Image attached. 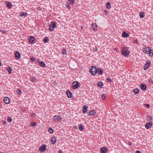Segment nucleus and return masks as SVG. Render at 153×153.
Segmentation results:
<instances>
[{"instance_id": "obj_1", "label": "nucleus", "mask_w": 153, "mask_h": 153, "mask_svg": "<svg viewBox=\"0 0 153 153\" xmlns=\"http://www.w3.org/2000/svg\"><path fill=\"white\" fill-rule=\"evenodd\" d=\"M56 25L55 22H52L51 24L49 26V30L51 31L54 30L55 28L56 27Z\"/></svg>"}, {"instance_id": "obj_2", "label": "nucleus", "mask_w": 153, "mask_h": 153, "mask_svg": "<svg viewBox=\"0 0 153 153\" xmlns=\"http://www.w3.org/2000/svg\"><path fill=\"white\" fill-rule=\"evenodd\" d=\"M122 53L123 55L126 56L128 55L130 52L128 51L127 48L125 47L123 48Z\"/></svg>"}, {"instance_id": "obj_3", "label": "nucleus", "mask_w": 153, "mask_h": 153, "mask_svg": "<svg viewBox=\"0 0 153 153\" xmlns=\"http://www.w3.org/2000/svg\"><path fill=\"white\" fill-rule=\"evenodd\" d=\"M91 74L93 75H94L97 72V69L94 66H91L90 68Z\"/></svg>"}, {"instance_id": "obj_4", "label": "nucleus", "mask_w": 153, "mask_h": 153, "mask_svg": "<svg viewBox=\"0 0 153 153\" xmlns=\"http://www.w3.org/2000/svg\"><path fill=\"white\" fill-rule=\"evenodd\" d=\"M80 86L79 83L78 81H74L73 83L72 86L73 89H76L79 87Z\"/></svg>"}, {"instance_id": "obj_5", "label": "nucleus", "mask_w": 153, "mask_h": 153, "mask_svg": "<svg viewBox=\"0 0 153 153\" xmlns=\"http://www.w3.org/2000/svg\"><path fill=\"white\" fill-rule=\"evenodd\" d=\"M28 40L30 43L33 44L34 43V42L35 41L36 39L34 37L31 36L28 38Z\"/></svg>"}, {"instance_id": "obj_6", "label": "nucleus", "mask_w": 153, "mask_h": 153, "mask_svg": "<svg viewBox=\"0 0 153 153\" xmlns=\"http://www.w3.org/2000/svg\"><path fill=\"white\" fill-rule=\"evenodd\" d=\"M55 122H59L61 120L62 118L59 116L55 115L53 118Z\"/></svg>"}, {"instance_id": "obj_7", "label": "nucleus", "mask_w": 153, "mask_h": 153, "mask_svg": "<svg viewBox=\"0 0 153 153\" xmlns=\"http://www.w3.org/2000/svg\"><path fill=\"white\" fill-rule=\"evenodd\" d=\"M150 64L151 62L150 61H147L146 64L144 66V70H145L148 69Z\"/></svg>"}, {"instance_id": "obj_8", "label": "nucleus", "mask_w": 153, "mask_h": 153, "mask_svg": "<svg viewBox=\"0 0 153 153\" xmlns=\"http://www.w3.org/2000/svg\"><path fill=\"white\" fill-rule=\"evenodd\" d=\"M39 149L41 152L45 151L46 150V146L44 145H42L40 146Z\"/></svg>"}, {"instance_id": "obj_9", "label": "nucleus", "mask_w": 153, "mask_h": 153, "mask_svg": "<svg viewBox=\"0 0 153 153\" xmlns=\"http://www.w3.org/2000/svg\"><path fill=\"white\" fill-rule=\"evenodd\" d=\"M140 87L141 89L143 91H145L147 87L146 85L144 83H142L140 85Z\"/></svg>"}, {"instance_id": "obj_10", "label": "nucleus", "mask_w": 153, "mask_h": 153, "mask_svg": "<svg viewBox=\"0 0 153 153\" xmlns=\"http://www.w3.org/2000/svg\"><path fill=\"white\" fill-rule=\"evenodd\" d=\"M152 125L151 122L147 123L145 125V127L146 129H149L152 126Z\"/></svg>"}, {"instance_id": "obj_11", "label": "nucleus", "mask_w": 153, "mask_h": 153, "mask_svg": "<svg viewBox=\"0 0 153 153\" xmlns=\"http://www.w3.org/2000/svg\"><path fill=\"white\" fill-rule=\"evenodd\" d=\"M91 28L94 30H96L97 29V25L96 23H92L91 25Z\"/></svg>"}, {"instance_id": "obj_12", "label": "nucleus", "mask_w": 153, "mask_h": 153, "mask_svg": "<svg viewBox=\"0 0 153 153\" xmlns=\"http://www.w3.org/2000/svg\"><path fill=\"white\" fill-rule=\"evenodd\" d=\"M103 70L102 69L99 68L97 70L96 73L99 75H102L103 74Z\"/></svg>"}, {"instance_id": "obj_13", "label": "nucleus", "mask_w": 153, "mask_h": 153, "mask_svg": "<svg viewBox=\"0 0 153 153\" xmlns=\"http://www.w3.org/2000/svg\"><path fill=\"white\" fill-rule=\"evenodd\" d=\"M20 16L21 17H26L27 15V13L24 12H20Z\"/></svg>"}, {"instance_id": "obj_14", "label": "nucleus", "mask_w": 153, "mask_h": 153, "mask_svg": "<svg viewBox=\"0 0 153 153\" xmlns=\"http://www.w3.org/2000/svg\"><path fill=\"white\" fill-rule=\"evenodd\" d=\"M6 6L9 8H10L12 6L11 3L9 1H6Z\"/></svg>"}, {"instance_id": "obj_15", "label": "nucleus", "mask_w": 153, "mask_h": 153, "mask_svg": "<svg viewBox=\"0 0 153 153\" xmlns=\"http://www.w3.org/2000/svg\"><path fill=\"white\" fill-rule=\"evenodd\" d=\"M145 52L146 53H148L150 52H151V51H152V50L149 47H147L145 48Z\"/></svg>"}, {"instance_id": "obj_16", "label": "nucleus", "mask_w": 153, "mask_h": 153, "mask_svg": "<svg viewBox=\"0 0 153 153\" xmlns=\"http://www.w3.org/2000/svg\"><path fill=\"white\" fill-rule=\"evenodd\" d=\"M67 96L68 98H71L72 97V94L68 90L66 91Z\"/></svg>"}, {"instance_id": "obj_17", "label": "nucleus", "mask_w": 153, "mask_h": 153, "mask_svg": "<svg viewBox=\"0 0 153 153\" xmlns=\"http://www.w3.org/2000/svg\"><path fill=\"white\" fill-rule=\"evenodd\" d=\"M88 109V107L86 105H84L83 107V110H82V112L84 114H85L87 111Z\"/></svg>"}, {"instance_id": "obj_18", "label": "nucleus", "mask_w": 153, "mask_h": 153, "mask_svg": "<svg viewBox=\"0 0 153 153\" xmlns=\"http://www.w3.org/2000/svg\"><path fill=\"white\" fill-rule=\"evenodd\" d=\"M4 101L5 103L8 104L10 100L8 97H5L4 98Z\"/></svg>"}, {"instance_id": "obj_19", "label": "nucleus", "mask_w": 153, "mask_h": 153, "mask_svg": "<svg viewBox=\"0 0 153 153\" xmlns=\"http://www.w3.org/2000/svg\"><path fill=\"white\" fill-rule=\"evenodd\" d=\"M107 150V149L105 147L101 148V152L102 153H105Z\"/></svg>"}, {"instance_id": "obj_20", "label": "nucleus", "mask_w": 153, "mask_h": 153, "mask_svg": "<svg viewBox=\"0 0 153 153\" xmlns=\"http://www.w3.org/2000/svg\"><path fill=\"white\" fill-rule=\"evenodd\" d=\"M96 113V112H95L94 110H91V111L89 112L88 115L90 116H93Z\"/></svg>"}, {"instance_id": "obj_21", "label": "nucleus", "mask_w": 153, "mask_h": 153, "mask_svg": "<svg viewBox=\"0 0 153 153\" xmlns=\"http://www.w3.org/2000/svg\"><path fill=\"white\" fill-rule=\"evenodd\" d=\"M51 142L52 144H54L56 141V139L55 137H52L51 140Z\"/></svg>"}, {"instance_id": "obj_22", "label": "nucleus", "mask_w": 153, "mask_h": 153, "mask_svg": "<svg viewBox=\"0 0 153 153\" xmlns=\"http://www.w3.org/2000/svg\"><path fill=\"white\" fill-rule=\"evenodd\" d=\"M49 39L47 37H45L44 39L43 40V41L45 43H47Z\"/></svg>"}, {"instance_id": "obj_23", "label": "nucleus", "mask_w": 153, "mask_h": 153, "mask_svg": "<svg viewBox=\"0 0 153 153\" xmlns=\"http://www.w3.org/2000/svg\"><path fill=\"white\" fill-rule=\"evenodd\" d=\"M39 65L42 67H44L45 66V64L43 61L40 62Z\"/></svg>"}, {"instance_id": "obj_24", "label": "nucleus", "mask_w": 153, "mask_h": 153, "mask_svg": "<svg viewBox=\"0 0 153 153\" xmlns=\"http://www.w3.org/2000/svg\"><path fill=\"white\" fill-rule=\"evenodd\" d=\"M122 36L124 37H127L128 36V34L126 32L124 31L123 33Z\"/></svg>"}, {"instance_id": "obj_25", "label": "nucleus", "mask_w": 153, "mask_h": 153, "mask_svg": "<svg viewBox=\"0 0 153 153\" xmlns=\"http://www.w3.org/2000/svg\"><path fill=\"white\" fill-rule=\"evenodd\" d=\"M6 70L10 74H11L12 72V69L10 67H7L6 68Z\"/></svg>"}, {"instance_id": "obj_26", "label": "nucleus", "mask_w": 153, "mask_h": 153, "mask_svg": "<svg viewBox=\"0 0 153 153\" xmlns=\"http://www.w3.org/2000/svg\"><path fill=\"white\" fill-rule=\"evenodd\" d=\"M15 56L16 58H18V59L19 58V52L18 51H16L15 53Z\"/></svg>"}, {"instance_id": "obj_27", "label": "nucleus", "mask_w": 153, "mask_h": 153, "mask_svg": "<svg viewBox=\"0 0 153 153\" xmlns=\"http://www.w3.org/2000/svg\"><path fill=\"white\" fill-rule=\"evenodd\" d=\"M133 91L134 94H137L139 92V90L138 89L136 88L133 90Z\"/></svg>"}, {"instance_id": "obj_28", "label": "nucleus", "mask_w": 153, "mask_h": 153, "mask_svg": "<svg viewBox=\"0 0 153 153\" xmlns=\"http://www.w3.org/2000/svg\"><path fill=\"white\" fill-rule=\"evenodd\" d=\"M103 85V84L102 82H99L98 83L97 86H100L101 88L102 87V86Z\"/></svg>"}, {"instance_id": "obj_29", "label": "nucleus", "mask_w": 153, "mask_h": 153, "mask_svg": "<svg viewBox=\"0 0 153 153\" xmlns=\"http://www.w3.org/2000/svg\"><path fill=\"white\" fill-rule=\"evenodd\" d=\"M106 7L109 9H110L111 8V5L109 2H107L106 4Z\"/></svg>"}, {"instance_id": "obj_30", "label": "nucleus", "mask_w": 153, "mask_h": 153, "mask_svg": "<svg viewBox=\"0 0 153 153\" xmlns=\"http://www.w3.org/2000/svg\"><path fill=\"white\" fill-rule=\"evenodd\" d=\"M145 16L144 13L143 12H141L140 14V17L143 18Z\"/></svg>"}, {"instance_id": "obj_31", "label": "nucleus", "mask_w": 153, "mask_h": 153, "mask_svg": "<svg viewBox=\"0 0 153 153\" xmlns=\"http://www.w3.org/2000/svg\"><path fill=\"white\" fill-rule=\"evenodd\" d=\"M79 129L80 131H82L83 129V126L82 124H80L79 127Z\"/></svg>"}, {"instance_id": "obj_32", "label": "nucleus", "mask_w": 153, "mask_h": 153, "mask_svg": "<svg viewBox=\"0 0 153 153\" xmlns=\"http://www.w3.org/2000/svg\"><path fill=\"white\" fill-rule=\"evenodd\" d=\"M48 131H49V132L51 134L53 133V129L51 128H49Z\"/></svg>"}, {"instance_id": "obj_33", "label": "nucleus", "mask_w": 153, "mask_h": 153, "mask_svg": "<svg viewBox=\"0 0 153 153\" xmlns=\"http://www.w3.org/2000/svg\"><path fill=\"white\" fill-rule=\"evenodd\" d=\"M36 124L35 122L32 123H30V126H36Z\"/></svg>"}, {"instance_id": "obj_34", "label": "nucleus", "mask_w": 153, "mask_h": 153, "mask_svg": "<svg viewBox=\"0 0 153 153\" xmlns=\"http://www.w3.org/2000/svg\"><path fill=\"white\" fill-rule=\"evenodd\" d=\"M36 79L33 77H32L31 78L30 80L32 82H33L34 81H35Z\"/></svg>"}, {"instance_id": "obj_35", "label": "nucleus", "mask_w": 153, "mask_h": 153, "mask_svg": "<svg viewBox=\"0 0 153 153\" xmlns=\"http://www.w3.org/2000/svg\"><path fill=\"white\" fill-rule=\"evenodd\" d=\"M149 55V56H151V57H152V56H153V50H152V51H151V52H150L149 53H148Z\"/></svg>"}, {"instance_id": "obj_36", "label": "nucleus", "mask_w": 153, "mask_h": 153, "mask_svg": "<svg viewBox=\"0 0 153 153\" xmlns=\"http://www.w3.org/2000/svg\"><path fill=\"white\" fill-rule=\"evenodd\" d=\"M67 53L65 49H64L62 51V54H65Z\"/></svg>"}, {"instance_id": "obj_37", "label": "nucleus", "mask_w": 153, "mask_h": 153, "mask_svg": "<svg viewBox=\"0 0 153 153\" xmlns=\"http://www.w3.org/2000/svg\"><path fill=\"white\" fill-rule=\"evenodd\" d=\"M30 59L32 62H33L36 60V59L34 57L30 58Z\"/></svg>"}, {"instance_id": "obj_38", "label": "nucleus", "mask_w": 153, "mask_h": 153, "mask_svg": "<svg viewBox=\"0 0 153 153\" xmlns=\"http://www.w3.org/2000/svg\"><path fill=\"white\" fill-rule=\"evenodd\" d=\"M7 120L9 122H10L12 120V118L10 117H8L7 118Z\"/></svg>"}, {"instance_id": "obj_39", "label": "nucleus", "mask_w": 153, "mask_h": 153, "mask_svg": "<svg viewBox=\"0 0 153 153\" xmlns=\"http://www.w3.org/2000/svg\"><path fill=\"white\" fill-rule=\"evenodd\" d=\"M106 97L105 95V94H103L102 95V99H105Z\"/></svg>"}, {"instance_id": "obj_40", "label": "nucleus", "mask_w": 153, "mask_h": 153, "mask_svg": "<svg viewBox=\"0 0 153 153\" xmlns=\"http://www.w3.org/2000/svg\"><path fill=\"white\" fill-rule=\"evenodd\" d=\"M74 2V0H69V3L70 4H72Z\"/></svg>"}, {"instance_id": "obj_41", "label": "nucleus", "mask_w": 153, "mask_h": 153, "mask_svg": "<svg viewBox=\"0 0 153 153\" xmlns=\"http://www.w3.org/2000/svg\"><path fill=\"white\" fill-rule=\"evenodd\" d=\"M65 6H66V7L68 8V9H70V5L68 4H67Z\"/></svg>"}, {"instance_id": "obj_42", "label": "nucleus", "mask_w": 153, "mask_h": 153, "mask_svg": "<svg viewBox=\"0 0 153 153\" xmlns=\"http://www.w3.org/2000/svg\"><path fill=\"white\" fill-rule=\"evenodd\" d=\"M109 82H112V80L109 78H108L106 79Z\"/></svg>"}, {"instance_id": "obj_43", "label": "nucleus", "mask_w": 153, "mask_h": 153, "mask_svg": "<svg viewBox=\"0 0 153 153\" xmlns=\"http://www.w3.org/2000/svg\"><path fill=\"white\" fill-rule=\"evenodd\" d=\"M30 115L32 117H35L36 114L34 113H32L30 114Z\"/></svg>"}, {"instance_id": "obj_44", "label": "nucleus", "mask_w": 153, "mask_h": 153, "mask_svg": "<svg viewBox=\"0 0 153 153\" xmlns=\"http://www.w3.org/2000/svg\"><path fill=\"white\" fill-rule=\"evenodd\" d=\"M21 111L23 112H24L25 111V110L24 108H23L22 107L21 108Z\"/></svg>"}, {"instance_id": "obj_45", "label": "nucleus", "mask_w": 153, "mask_h": 153, "mask_svg": "<svg viewBox=\"0 0 153 153\" xmlns=\"http://www.w3.org/2000/svg\"><path fill=\"white\" fill-rule=\"evenodd\" d=\"M134 42L136 44H137L138 41H137V40H135L134 41Z\"/></svg>"}, {"instance_id": "obj_46", "label": "nucleus", "mask_w": 153, "mask_h": 153, "mask_svg": "<svg viewBox=\"0 0 153 153\" xmlns=\"http://www.w3.org/2000/svg\"><path fill=\"white\" fill-rule=\"evenodd\" d=\"M146 106L148 108L150 106V105L149 104H146Z\"/></svg>"}, {"instance_id": "obj_47", "label": "nucleus", "mask_w": 153, "mask_h": 153, "mask_svg": "<svg viewBox=\"0 0 153 153\" xmlns=\"http://www.w3.org/2000/svg\"><path fill=\"white\" fill-rule=\"evenodd\" d=\"M58 153H62V151L61 150H59L58 151Z\"/></svg>"}, {"instance_id": "obj_48", "label": "nucleus", "mask_w": 153, "mask_h": 153, "mask_svg": "<svg viewBox=\"0 0 153 153\" xmlns=\"http://www.w3.org/2000/svg\"><path fill=\"white\" fill-rule=\"evenodd\" d=\"M149 120H152V118L151 117H149Z\"/></svg>"}, {"instance_id": "obj_49", "label": "nucleus", "mask_w": 153, "mask_h": 153, "mask_svg": "<svg viewBox=\"0 0 153 153\" xmlns=\"http://www.w3.org/2000/svg\"><path fill=\"white\" fill-rule=\"evenodd\" d=\"M36 62H38L39 63H39L40 62V60L39 59H37V61H36Z\"/></svg>"}, {"instance_id": "obj_50", "label": "nucleus", "mask_w": 153, "mask_h": 153, "mask_svg": "<svg viewBox=\"0 0 153 153\" xmlns=\"http://www.w3.org/2000/svg\"><path fill=\"white\" fill-rule=\"evenodd\" d=\"M128 144L129 145H132V143L131 142H128Z\"/></svg>"}, {"instance_id": "obj_51", "label": "nucleus", "mask_w": 153, "mask_h": 153, "mask_svg": "<svg viewBox=\"0 0 153 153\" xmlns=\"http://www.w3.org/2000/svg\"><path fill=\"white\" fill-rule=\"evenodd\" d=\"M18 94H19V89H18L16 92Z\"/></svg>"}, {"instance_id": "obj_52", "label": "nucleus", "mask_w": 153, "mask_h": 153, "mask_svg": "<svg viewBox=\"0 0 153 153\" xmlns=\"http://www.w3.org/2000/svg\"><path fill=\"white\" fill-rule=\"evenodd\" d=\"M135 153H141V152L140 151H137Z\"/></svg>"}, {"instance_id": "obj_53", "label": "nucleus", "mask_w": 153, "mask_h": 153, "mask_svg": "<svg viewBox=\"0 0 153 153\" xmlns=\"http://www.w3.org/2000/svg\"><path fill=\"white\" fill-rule=\"evenodd\" d=\"M1 32H2V33H6V32L4 30H2Z\"/></svg>"}, {"instance_id": "obj_54", "label": "nucleus", "mask_w": 153, "mask_h": 153, "mask_svg": "<svg viewBox=\"0 0 153 153\" xmlns=\"http://www.w3.org/2000/svg\"><path fill=\"white\" fill-rule=\"evenodd\" d=\"M95 49V51H97V48H95V49Z\"/></svg>"}, {"instance_id": "obj_55", "label": "nucleus", "mask_w": 153, "mask_h": 153, "mask_svg": "<svg viewBox=\"0 0 153 153\" xmlns=\"http://www.w3.org/2000/svg\"><path fill=\"white\" fill-rule=\"evenodd\" d=\"M3 123H4V124H7V123L5 121L3 122Z\"/></svg>"}, {"instance_id": "obj_56", "label": "nucleus", "mask_w": 153, "mask_h": 153, "mask_svg": "<svg viewBox=\"0 0 153 153\" xmlns=\"http://www.w3.org/2000/svg\"><path fill=\"white\" fill-rule=\"evenodd\" d=\"M22 93V91H21L20 90V95Z\"/></svg>"}, {"instance_id": "obj_57", "label": "nucleus", "mask_w": 153, "mask_h": 153, "mask_svg": "<svg viewBox=\"0 0 153 153\" xmlns=\"http://www.w3.org/2000/svg\"><path fill=\"white\" fill-rule=\"evenodd\" d=\"M1 65V62L0 61V66Z\"/></svg>"}, {"instance_id": "obj_58", "label": "nucleus", "mask_w": 153, "mask_h": 153, "mask_svg": "<svg viewBox=\"0 0 153 153\" xmlns=\"http://www.w3.org/2000/svg\"><path fill=\"white\" fill-rule=\"evenodd\" d=\"M0 32H1L2 31V30H1L0 29Z\"/></svg>"}, {"instance_id": "obj_59", "label": "nucleus", "mask_w": 153, "mask_h": 153, "mask_svg": "<svg viewBox=\"0 0 153 153\" xmlns=\"http://www.w3.org/2000/svg\"><path fill=\"white\" fill-rule=\"evenodd\" d=\"M19 56H20V55H19Z\"/></svg>"}]
</instances>
